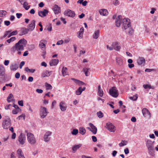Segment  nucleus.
I'll return each mask as SVG.
<instances>
[{"label":"nucleus","instance_id":"obj_1","mask_svg":"<svg viewBox=\"0 0 158 158\" xmlns=\"http://www.w3.org/2000/svg\"><path fill=\"white\" fill-rule=\"evenodd\" d=\"M27 43V41L24 39H20L12 48L11 49V51L14 52L16 51L17 52V54L20 55L21 54V51L23 50Z\"/></svg>","mask_w":158,"mask_h":158},{"label":"nucleus","instance_id":"obj_2","mask_svg":"<svg viewBox=\"0 0 158 158\" xmlns=\"http://www.w3.org/2000/svg\"><path fill=\"white\" fill-rule=\"evenodd\" d=\"M154 142V141H152L151 140L148 139L147 140L146 143V146L148 148V153L152 156H153L155 152Z\"/></svg>","mask_w":158,"mask_h":158},{"label":"nucleus","instance_id":"obj_3","mask_svg":"<svg viewBox=\"0 0 158 158\" xmlns=\"http://www.w3.org/2000/svg\"><path fill=\"white\" fill-rule=\"evenodd\" d=\"M11 121L10 119L8 118L4 119L2 123V127L4 129H8L10 126Z\"/></svg>","mask_w":158,"mask_h":158},{"label":"nucleus","instance_id":"obj_4","mask_svg":"<svg viewBox=\"0 0 158 158\" xmlns=\"http://www.w3.org/2000/svg\"><path fill=\"white\" fill-rule=\"evenodd\" d=\"M27 139L28 142L31 144H34L36 143V139L34 135L31 133L27 134Z\"/></svg>","mask_w":158,"mask_h":158},{"label":"nucleus","instance_id":"obj_5","mask_svg":"<svg viewBox=\"0 0 158 158\" xmlns=\"http://www.w3.org/2000/svg\"><path fill=\"white\" fill-rule=\"evenodd\" d=\"M48 112L46 107L41 106L40 110V118H43L47 115Z\"/></svg>","mask_w":158,"mask_h":158},{"label":"nucleus","instance_id":"obj_6","mask_svg":"<svg viewBox=\"0 0 158 158\" xmlns=\"http://www.w3.org/2000/svg\"><path fill=\"white\" fill-rule=\"evenodd\" d=\"M123 29L126 30L129 28L131 27L130 19L128 18H124L123 20Z\"/></svg>","mask_w":158,"mask_h":158},{"label":"nucleus","instance_id":"obj_7","mask_svg":"<svg viewBox=\"0 0 158 158\" xmlns=\"http://www.w3.org/2000/svg\"><path fill=\"white\" fill-rule=\"evenodd\" d=\"M109 93L110 95L114 98L117 97L118 95V90L114 87H113L109 90Z\"/></svg>","mask_w":158,"mask_h":158},{"label":"nucleus","instance_id":"obj_8","mask_svg":"<svg viewBox=\"0 0 158 158\" xmlns=\"http://www.w3.org/2000/svg\"><path fill=\"white\" fill-rule=\"evenodd\" d=\"M106 127L111 132H114L115 131V127L110 123H108L106 124Z\"/></svg>","mask_w":158,"mask_h":158},{"label":"nucleus","instance_id":"obj_9","mask_svg":"<svg viewBox=\"0 0 158 158\" xmlns=\"http://www.w3.org/2000/svg\"><path fill=\"white\" fill-rule=\"evenodd\" d=\"M142 113L143 116L148 119L151 117V114L149 111L146 108H144L142 110Z\"/></svg>","mask_w":158,"mask_h":158},{"label":"nucleus","instance_id":"obj_10","mask_svg":"<svg viewBox=\"0 0 158 158\" xmlns=\"http://www.w3.org/2000/svg\"><path fill=\"white\" fill-rule=\"evenodd\" d=\"M64 14L65 15L72 18L75 17L76 15L74 11L69 9L65 10Z\"/></svg>","mask_w":158,"mask_h":158},{"label":"nucleus","instance_id":"obj_11","mask_svg":"<svg viewBox=\"0 0 158 158\" xmlns=\"http://www.w3.org/2000/svg\"><path fill=\"white\" fill-rule=\"evenodd\" d=\"M52 134V132L48 131L44 134V141L45 142H48L51 139V136Z\"/></svg>","mask_w":158,"mask_h":158},{"label":"nucleus","instance_id":"obj_12","mask_svg":"<svg viewBox=\"0 0 158 158\" xmlns=\"http://www.w3.org/2000/svg\"><path fill=\"white\" fill-rule=\"evenodd\" d=\"M89 125L91 127H87V128L89 131H91L94 134L97 133V129L95 126H94L92 123H89Z\"/></svg>","mask_w":158,"mask_h":158},{"label":"nucleus","instance_id":"obj_13","mask_svg":"<svg viewBox=\"0 0 158 158\" xmlns=\"http://www.w3.org/2000/svg\"><path fill=\"white\" fill-rule=\"evenodd\" d=\"M35 20H33L31 21V23L28 26L27 29L29 31H32L34 29L35 25Z\"/></svg>","mask_w":158,"mask_h":158},{"label":"nucleus","instance_id":"obj_14","mask_svg":"<svg viewBox=\"0 0 158 158\" xmlns=\"http://www.w3.org/2000/svg\"><path fill=\"white\" fill-rule=\"evenodd\" d=\"M26 139L25 135L22 134H20L19 136L18 140L20 144L23 145L25 143V141Z\"/></svg>","mask_w":158,"mask_h":158},{"label":"nucleus","instance_id":"obj_15","mask_svg":"<svg viewBox=\"0 0 158 158\" xmlns=\"http://www.w3.org/2000/svg\"><path fill=\"white\" fill-rule=\"evenodd\" d=\"M48 11L46 9H44L43 10H40L38 12V15L41 17L46 16L48 14Z\"/></svg>","mask_w":158,"mask_h":158},{"label":"nucleus","instance_id":"obj_16","mask_svg":"<svg viewBox=\"0 0 158 158\" xmlns=\"http://www.w3.org/2000/svg\"><path fill=\"white\" fill-rule=\"evenodd\" d=\"M122 17L121 15H118L116 19L115 25L117 27H119L122 23Z\"/></svg>","mask_w":158,"mask_h":158},{"label":"nucleus","instance_id":"obj_17","mask_svg":"<svg viewBox=\"0 0 158 158\" xmlns=\"http://www.w3.org/2000/svg\"><path fill=\"white\" fill-rule=\"evenodd\" d=\"M59 106L61 110L63 111H65L67 108V106L66 103L62 101L60 102Z\"/></svg>","mask_w":158,"mask_h":158},{"label":"nucleus","instance_id":"obj_18","mask_svg":"<svg viewBox=\"0 0 158 158\" xmlns=\"http://www.w3.org/2000/svg\"><path fill=\"white\" fill-rule=\"evenodd\" d=\"M47 41L46 40H42L40 41L39 44V46L40 48L42 50L45 49V44H46Z\"/></svg>","mask_w":158,"mask_h":158},{"label":"nucleus","instance_id":"obj_19","mask_svg":"<svg viewBox=\"0 0 158 158\" xmlns=\"http://www.w3.org/2000/svg\"><path fill=\"white\" fill-rule=\"evenodd\" d=\"M71 80L73 81L74 82L78 84L79 85H85V84L82 81L79 80L77 79L74 78H71Z\"/></svg>","mask_w":158,"mask_h":158},{"label":"nucleus","instance_id":"obj_20","mask_svg":"<svg viewBox=\"0 0 158 158\" xmlns=\"http://www.w3.org/2000/svg\"><path fill=\"white\" fill-rule=\"evenodd\" d=\"M53 10L55 14H58L60 12V8L57 5H54Z\"/></svg>","mask_w":158,"mask_h":158},{"label":"nucleus","instance_id":"obj_21","mask_svg":"<svg viewBox=\"0 0 158 158\" xmlns=\"http://www.w3.org/2000/svg\"><path fill=\"white\" fill-rule=\"evenodd\" d=\"M99 12L101 15L103 16H107L108 14V11L107 10L104 9L99 10Z\"/></svg>","mask_w":158,"mask_h":158},{"label":"nucleus","instance_id":"obj_22","mask_svg":"<svg viewBox=\"0 0 158 158\" xmlns=\"http://www.w3.org/2000/svg\"><path fill=\"white\" fill-rule=\"evenodd\" d=\"M137 63L138 65H142L145 63V60L142 57H139L137 60Z\"/></svg>","mask_w":158,"mask_h":158},{"label":"nucleus","instance_id":"obj_23","mask_svg":"<svg viewBox=\"0 0 158 158\" xmlns=\"http://www.w3.org/2000/svg\"><path fill=\"white\" fill-rule=\"evenodd\" d=\"M84 31V28L82 27L77 33V36L79 39H81L83 37V35Z\"/></svg>","mask_w":158,"mask_h":158},{"label":"nucleus","instance_id":"obj_24","mask_svg":"<svg viewBox=\"0 0 158 158\" xmlns=\"http://www.w3.org/2000/svg\"><path fill=\"white\" fill-rule=\"evenodd\" d=\"M17 153L19 158H25L23 154L21 149H19L17 151Z\"/></svg>","mask_w":158,"mask_h":158},{"label":"nucleus","instance_id":"obj_25","mask_svg":"<svg viewBox=\"0 0 158 158\" xmlns=\"http://www.w3.org/2000/svg\"><path fill=\"white\" fill-rule=\"evenodd\" d=\"M59 62L58 59L52 60L49 62L50 65L51 66H53L56 65Z\"/></svg>","mask_w":158,"mask_h":158},{"label":"nucleus","instance_id":"obj_26","mask_svg":"<svg viewBox=\"0 0 158 158\" xmlns=\"http://www.w3.org/2000/svg\"><path fill=\"white\" fill-rule=\"evenodd\" d=\"M112 46H113L114 48L116 51H119L120 48V47L119 46L117 42H115L112 43Z\"/></svg>","mask_w":158,"mask_h":158},{"label":"nucleus","instance_id":"obj_27","mask_svg":"<svg viewBox=\"0 0 158 158\" xmlns=\"http://www.w3.org/2000/svg\"><path fill=\"white\" fill-rule=\"evenodd\" d=\"M116 64L119 66H121L123 65V60L120 57H117L116 59Z\"/></svg>","mask_w":158,"mask_h":158},{"label":"nucleus","instance_id":"obj_28","mask_svg":"<svg viewBox=\"0 0 158 158\" xmlns=\"http://www.w3.org/2000/svg\"><path fill=\"white\" fill-rule=\"evenodd\" d=\"M81 146L82 144H81L73 145L72 148L73 152V153L75 152L77 150L79 149L81 147Z\"/></svg>","mask_w":158,"mask_h":158},{"label":"nucleus","instance_id":"obj_29","mask_svg":"<svg viewBox=\"0 0 158 158\" xmlns=\"http://www.w3.org/2000/svg\"><path fill=\"white\" fill-rule=\"evenodd\" d=\"M52 71H49L48 70H46L44 71V73H42L41 76L42 77H48L50 75V74L52 73Z\"/></svg>","mask_w":158,"mask_h":158},{"label":"nucleus","instance_id":"obj_30","mask_svg":"<svg viewBox=\"0 0 158 158\" xmlns=\"http://www.w3.org/2000/svg\"><path fill=\"white\" fill-rule=\"evenodd\" d=\"M29 31L28 29L26 28H22L21 30L20 31V34H19L20 35H24L27 33L28 31Z\"/></svg>","mask_w":158,"mask_h":158},{"label":"nucleus","instance_id":"obj_31","mask_svg":"<svg viewBox=\"0 0 158 158\" xmlns=\"http://www.w3.org/2000/svg\"><path fill=\"white\" fill-rule=\"evenodd\" d=\"M99 35V31L98 30L95 31L93 35V38L95 39H98Z\"/></svg>","mask_w":158,"mask_h":158},{"label":"nucleus","instance_id":"obj_32","mask_svg":"<svg viewBox=\"0 0 158 158\" xmlns=\"http://www.w3.org/2000/svg\"><path fill=\"white\" fill-rule=\"evenodd\" d=\"M5 72V69L4 67L0 65V76H3L4 75Z\"/></svg>","mask_w":158,"mask_h":158},{"label":"nucleus","instance_id":"obj_33","mask_svg":"<svg viewBox=\"0 0 158 158\" xmlns=\"http://www.w3.org/2000/svg\"><path fill=\"white\" fill-rule=\"evenodd\" d=\"M98 95L101 97H102L103 95V91L101 88L100 85H99L98 87Z\"/></svg>","mask_w":158,"mask_h":158},{"label":"nucleus","instance_id":"obj_34","mask_svg":"<svg viewBox=\"0 0 158 158\" xmlns=\"http://www.w3.org/2000/svg\"><path fill=\"white\" fill-rule=\"evenodd\" d=\"M13 95L12 94H10L7 98V101L8 102H10L14 99Z\"/></svg>","mask_w":158,"mask_h":158},{"label":"nucleus","instance_id":"obj_35","mask_svg":"<svg viewBox=\"0 0 158 158\" xmlns=\"http://www.w3.org/2000/svg\"><path fill=\"white\" fill-rule=\"evenodd\" d=\"M79 133L82 135H84L86 132V130L85 128L83 127H80L79 128Z\"/></svg>","mask_w":158,"mask_h":158},{"label":"nucleus","instance_id":"obj_36","mask_svg":"<svg viewBox=\"0 0 158 158\" xmlns=\"http://www.w3.org/2000/svg\"><path fill=\"white\" fill-rule=\"evenodd\" d=\"M67 68L66 67H63L62 70V74L63 76H64L68 74Z\"/></svg>","mask_w":158,"mask_h":158},{"label":"nucleus","instance_id":"obj_37","mask_svg":"<svg viewBox=\"0 0 158 158\" xmlns=\"http://www.w3.org/2000/svg\"><path fill=\"white\" fill-rule=\"evenodd\" d=\"M89 69L85 68H83V71L85 73L86 76H88L89 74Z\"/></svg>","mask_w":158,"mask_h":158},{"label":"nucleus","instance_id":"obj_38","mask_svg":"<svg viewBox=\"0 0 158 158\" xmlns=\"http://www.w3.org/2000/svg\"><path fill=\"white\" fill-rule=\"evenodd\" d=\"M22 5H23V7L26 10H28L30 7V6H28V3L26 1L23 3Z\"/></svg>","mask_w":158,"mask_h":158},{"label":"nucleus","instance_id":"obj_39","mask_svg":"<svg viewBox=\"0 0 158 158\" xmlns=\"http://www.w3.org/2000/svg\"><path fill=\"white\" fill-rule=\"evenodd\" d=\"M18 68L17 65L16 64H13L10 67L11 70L15 71Z\"/></svg>","mask_w":158,"mask_h":158},{"label":"nucleus","instance_id":"obj_40","mask_svg":"<svg viewBox=\"0 0 158 158\" xmlns=\"http://www.w3.org/2000/svg\"><path fill=\"white\" fill-rule=\"evenodd\" d=\"M97 115L99 118H102L103 117L104 115L103 113L101 111H99L97 113Z\"/></svg>","mask_w":158,"mask_h":158},{"label":"nucleus","instance_id":"obj_41","mask_svg":"<svg viewBox=\"0 0 158 158\" xmlns=\"http://www.w3.org/2000/svg\"><path fill=\"white\" fill-rule=\"evenodd\" d=\"M81 89V87H80L76 91V94L77 95H80L81 94L82 91Z\"/></svg>","mask_w":158,"mask_h":158},{"label":"nucleus","instance_id":"obj_42","mask_svg":"<svg viewBox=\"0 0 158 158\" xmlns=\"http://www.w3.org/2000/svg\"><path fill=\"white\" fill-rule=\"evenodd\" d=\"M6 13L7 12L5 10H0V17H2L3 16H5Z\"/></svg>","mask_w":158,"mask_h":158},{"label":"nucleus","instance_id":"obj_43","mask_svg":"<svg viewBox=\"0 0 158 158\" xmlns=\"http://www.w3.org/2000/svg\"><path fill=\"white\" fill-rule=\"evenodd\" d=\"M127 143V141L122 140L121 143L119 144V145L120 147H123L126 145Z\"/></svg>","mask_w":158,"mask_h":158},{"label":"nucleus","instance_id":"obj_44","mask_svg":"<svg viewBox=\"0 0 158 158\" xmlns=\"http://www.w3.org/2000/svg\"><path fill=\"white\" fill-rule=\"evenodd\" d=\"M17 34V31L16 30L14 31L11 32L8 36V38H9L12 35H15Z\"/></svg>","mask_w":158,"mask_h":158},{"label":"nucleus","instance_id":"obj_45","mask_svg":"<svg viewBox=\"0 0 158 158\" xmlns=\"http://www.w3.org/2000/svg\"><path fill=\"white\" fill-rule=\"evenodd\" d=\"M25 70L27 72L33 73L35 71V70L33 69H29L28 67H26L25 69Z\"/></svg>","mask_w":158,"mask_h":158},{"label":"nucleus","instance_id":"obj_46","mask_svg":"<svg viewBox=\"0 0 158 158\" xmlns=\"http://www.w3.org/2000/svg\"><path fill=\"white\" fill-rule=\"evenodd\" d=\"M16 40V38L15 37H12L10 39L7 40V42L9 43H10L11 42L14 41Z\"/></svg>","mask_w":158,"mask_h":158},{"label":"nucleus","instance_id":"obj_47","mask_svg":"<svg viewBox=\"0 0 158 158\" xmlns=\"http://www.w3.org/2000/svg\"><path fill=\"white\" fill-rule=\"evenodd\" d=\"M45 84L46 90L51 89L52 88V87L50 84L47 83H46Z\"/></svg>","mask_w":158,"mask_h":158},{"label":"nucleus","instance_id":"obj_48","mask_svg":"<svg viewBox=\"0 0 158 158\" xmlns=\"http://www.w3.org/2000/svg\"><path fill=\"white\" fill-rule=\"evenodd\" d=\"M78 132V130L77 129H74L72 132V134L73 135H77Z\"/></svg>","mask_w":158,"mask_h":158},{"label":"nucleus","instance_id":"obj_49","mask_svg":"<svg viewBox=\"0 0 158 158\" xmlns=\"http://www.w3.org/2000/svg\"><path fill=\"white\" fill-rule=\"evenodd\" d=\"M126 30H128V31H127L130 34L132 35L133 33V30L131 28V27H130L129 28H128V29Z\"/></svg>","mask_w":158,"mask_h":158},{"label":"nucleus","instance_id":"obj_50","mask_svg":"<svg viewBox=\"0 0 158 158\" xmlns=\"http://www.w3.org/2000/svg\"><path fill=\"white\" fill-rule=\"evenodd\" d=\"M143 87L145 89H150L151 88V86L150 85L146 84V85H143Z\"/></svg>","mask_w":158,"mask_h":158},{"label":"nucleus","instance_id":"obj_51","mask_svg":"<svg viewBox=\"0 0 158 158\" xmlns=\"http://www.w3.org/2000/svg\"><path fill=\"white\" fill-rule=\"evenodd\" d=\"M21 111V109H14L12 110V113L14 114H17L20 111Z\"/></svg>","mask_w":158,"mask_h":158},{"label":"nucleus","instance_id":"obj_52","mask_svg":"<svg viewBox=\"0 0 158 158\" xmlns=\"http://www.w3.org/2000/svg\"><path fill=\"white\" fill-rule=\"evenodd\" d=\"M21 118H23V119H25V115L24 114H22L19 116L17 118V119L18 120H20L21 119Z\"/></svg>","mask_w":158,"mask_h":158},{"label":"nucleus","instance_id":"obj_53","mask_svg":"<svg viewBox=\"0 0 158 158\" xmlns=\"http://www.w3.org/2000/svg\"><path fill=\"white\" fill-rule=\"evenodd\" d=\"M11 31H6L5 34L3 36V38L6 37L11 32Z\"/></svg>","mask_w":158,"mask_h":158},{"label":"nucleus","instance_id":"obj_54","mask_svg":"<svg viewBox=\"0 0 158 158\" xmlns=\"http://www.w3.org/2000/svg\"><path fill=\"white\" fill-rule=\"evenodd\" d=\"M15 77L17 79H18L19 78L20 76V74L19 73L17 72L16 73L15 75Z\"/></svg>","mask_w":158,"mask_h":158},{"label":"nucleus","instance_id":"obj_55","mask_svg":"<svg viewBox=\"0 0 158 158\" xmlns=\"http://www.w3.org/2000/svg\"><path fill=\"white\" fill-rule=\"evenodd\" d=\"M25 64V62L24 61H22L20 64V65H19V68L20 69H21L22 68V67H23V66Z\"/></svg>","mask_w":158,"mask_h":158},{"label":"nucleus","instance_id":"obj_56","mask_svg":"<svg viewBox=\"0 0 158 158\" xmlns=\"http://www.w3.org/2000/svg\"><path fill=\"white\" fill-rule=\"evenodd\" d=\"M36 91L39 94H41L43 92V90L41 89H37L36 90Z\"/></svg>","mask_w":158,"mask_h":158},{"label":"nucleus","instance_id":"obj_57","mask_svg":"<svg viewBox=\"0 0 158 158\" xmlns=\"http://www.w3.org/2000/svg\"><path fill=\"white\" fill-rule=\"evenodd\" d=\"M18 104L21 106H23V101L22 100L19 101L18 102Z\"/></svg>","mask_w":158,"mask_h":158},{"label":"nucleus","instance_id":"obj_58","mask_svg":"<svg viewBox=\"0 0 158 158\" xmlns=\"http://www.w3.org/2000/svg\"><path fill=\"white\" fill-rule=\"evenodd\" d=\"M16 15L17 18L18 19H19L22 15V14L21 13H17L16 14Z\"/></svg>","mask_w":158,"mask_h":158},{"label":"nucleus","instance_id":"obj_59","mask_svg":"<svg viewBox=\"0 0 158 158\" xmlns=\"http://www.w3.org/2000/svg\"><path fill=\"white\" fill-rule=\"evenodd\" d=\"M125 153L127 154L129 153V150L128 148H126L124 150Z\"/></svg>","mask_w":158,"mask_h":158},{"label":"nucleus","instance_id":"obj_60","mask_svg":"<svg viewBox=\"0 0 158 158\" xmlns=\"http://www.w3.org/2000/svg\"><path fill=\"white\" fill-rule=\"evenodd\" d=\"M10 23V22L9 21H4V24L8 26H9Z\"/></svg>","mask_w":158,"mask_h":158},{"label":"nucleus","instance_id":"obj_61","mask_svg":"<svg viewBox=\"0 0 158 158\" xmlns=\"http://www.w3.org/2000/svg\"><path fill=\"white\" fill-rule=\"evenodd\" d=\"M63 41L62 40H60L59 41H58L56 43V44L58 45H59L60 44H62L63 43Z\"/></svg>","mask_w":158,"mask_h":158},{"label":"nucleus","instance_id":"obj_62","mask_svg":"<svg viewBox=\"0 0 158 158\" xmlns=\"http://www.w3.org/2000/svg\"><path fill=\"white\" fill-rule=\"evenodd\" d=\"M106 47L107 49H109L110 50H112L113 49H114L113 46H112V45L110 47H109L108 45H107Z\"/></svg>","mask_w":158,"mask_h":158},{"label":"nucleus","instance_id":"obj_63","mask_svg":"<svg viewBox=\"0 0 158 158\" xmlns=\"http://www.w3.org/2000/svg\"><path fill=\"white\" fill-rule=\"evenodd\" d=\"M92 138L93 142H95L97 141V138L95 136H92Z\"/></svg>","mask_w":158,"mask_h":158},{"label":"nucleus","instance_id":"obj_64","mask_svg":"<svg viewBox=\"0 0 158 158\" xmlns=\"http://www.w3.org/2000/svg\"><path fill=\"white\" fill-rule=\"evenodd\" d=\"M9 63V61L8 60H5L4 61V64L5 65L7 66L8 65Z\"/></svg>","mask_w":158,"mask_h":158}]
</instances>
